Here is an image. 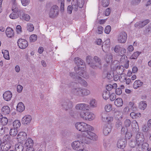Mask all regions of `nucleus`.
<instances>
[{"label": "nucleus", "mask_w": 151, "mask_h": 151, "mask_svg": "<svg viewBox=\"0 0 151 151\" xmlns=\"http://www.w3.org/2000/svg\"><path fill=\"white\" fill-rule=\"evenodd\" d=\"M74 62L77 66L74 68L76 71L78 72V74L81 77L85 78H88L89 76L86 72V66L84 62L79 58H76L74 59Z\"/></svg>", "instance_id": "f257e3e1"}, {"label": "nucleus", "mask_w": 151, "mask_h": 151, "mask_svg": "<svg viewBox=\"0 0 151 151\" xmlns=\"http://www.w3.org/2000/svg\"><path fill=\"white\" fill-rule=\"evenodd\" d=\"M91 129L88 130L86 132H85L83 133L82 134L83 137L82 140L84 143L89 144L91 143L90 140L94 141L97 140V136L95 133L92 132L94 129L92 127Z\"/></svg>", "instance_id": "f03ea898"}, {"label": "nucleus", "mask_w": 151, "mask_h": 151, "mask_svg": "<svg viewBox=\"0 0 151 151\" xmlns=\"http://www.w3.org/2000/svg\"><path fill=\"white\" fill-rule=\"evenodd\" d=\"M76 129L80 131L84 132L88 130H91L92 127L89 124L83 122H78L75 124Z\"/></svg>", "instance_id": "7ed1b4c3"}, {"label": "nucleus", "mask_w": 151, "mask_h": 151, "mask_svg": "<svg viewBox=\"0 0 151 151\" xmlns=\"http://www.w3.org/2000/svg\"><path fill=\"white\" fill-rule=\"evenodd\" d=\"M80 116L83 119L89 121L93 120L95 117L93 113L88 111L81 112L80 113Z\"/></svg>", "instance_id": "20e7f679"}, {"label": "nucleus", "mask_w": 151, "mask_h": 151, "mask_svg": "<svg viewBox=\"0 0 151 151\" xmlns=\"http://www.w3.org/2000/svg\"><path fill=\"white\" fill-rule=\"evenodd\" d=\"M83 142L76 141L72 143L71 146L74 150L78 151H82L85 150L83 147Z\"/></svg>", "instance_id": "39448f33"}, {"label": "nucleus", "mask_w": 151, "mask_h": 151, "mask_svg": "<svg viewBox=\"0 0 151 151\" xmlns=\"http://www.w3.org/2000/svg\"><path fill=\"white\" fill-rule=\"evenodd\" d=\"M86 0H77V2L73 1L72 2V6L73 10L77 11L78 7L80 8H82L85 4Z\"/></svg>", "instance_id": "423d86ee"}, {"label": "nucleus", "mask_w": 151, "mask_h": 151, "mask_svg": "<svg viewBox=\"0 0 151 151\" xmlns=\"http://www.w3.org/2000/svg\"><path fill=\"white\" fill-rule=\"evenodd\" d=\"M61 104L63 109L66 111L70 110L73 107L72 102L68 100H63Z\"/></svg>", "instance_id": "0eeeda50"}, {"label": "nucleus", "mask_w": 151, "mask_h": 151, "mask_svg": "<svg viewBox=\"0 0 151 151\" xmlns=\"http://www.w3.org/2000/svg\"><path fill=\"white\" fill-rule=\"evenodd\" d=\"M59 14V8L57 5H53L51 8L49 12V17L53 18L57 17Z\"/></svg>", "instance_id": "6e6552de"}, {"label": "nucleus", "mask_w": 151, "mask_h": 151, "mask_svg": "<svg viewBox=\"0 0 151 151\" xmlns=\"http://www.w3.org/2000/svg\"><path fill=\"white\" fill-rule=\"evenodd\" d=\"M145 136L143 133L138 132L136 137V144L137 146L141 145L145 140Z\"/></svg>", "instance_id": "1a4fd4ad"}, {"label": "nucleus", "mask_w": 151, "mask_h": 151, "mask_svg": "<svg viewBox=\"0 0 151 151\" xmlns=\"http://www.w3.org/2000/svg\"><path fill=\"white\" fill-rule=\"evenodd\" d=\"M76 109L80 111H87L90 109V106L85 103L78 104L76 106Z\"/></svg>", "instance_id": "9d476101"}, {"label": "nucleus", "mask_w": 151, "mask_h": 151, "mask_svg": "<svg viewBox=\"0 0 151 151\" xmlns=\"http://www.w3.org/2000/svg\"><path fill=\"white\" fill-rule=\"evenodd\" d=\"M127 38V33L125 32H122L120 33L117 38V40L119 43H124Z\"/></svg>", "instance_id": "9b49d317"}, {"label": "nucleus", "mask_w": 151, "mask_h": 151, "mask_svg": "<svg viewBox=\"0 0 151 151\" xmlns=\"http://www.w3.org/2000/svg\"><path fill=\"white\" fill-rule=\"evenodd\" d=\"M19 47L21 49H24L28 46V43L27 40L22 39H19L17 41Z\"/></svg>", "instance_id": "f8f14e48"}, {"label": "nucleus", "mask_w": 151, "mask_h": 151, "mask_svg": "<svg viewBox=\"0 0 151 151\" xmlns=\"http://www.w3.org/2000/svg\"><path fill=\"white\" fill-rule=\"evenodd\" d=\"M86 62L88 64L90 67L93 69H96L97 68H101V67H93L92 65H95L96 62L94 61L92 59V56L88 55L86 57Z\"/></svg>", "instance_id": "ddd939ff"}, {"label": "nucleus", "mask_w": 151, "mask_h": 151, "mask_svg": "<svg viewBox=\"0 0 151 151\" xmlns=\"http://www.w3.org/2000/svg\"><path fill=\"white\" fill-rule=\"evenodd\" d=\"M150 22L148 19H147L144 21H139L137 22L134 24V27H137L138 28H140L143 27Z\"/></svg>", "instance_id": "4468645a"}, {"label": "nucleus", "mask_w": 151, "mask_h": 151, "mask_svg": "<svg viewBox=\"0 0 151 151\" xmlns=\"http://www.w3.org/2000/svg\"><path fill=\"white\" fill-rule=\"evenodd\" d=\"M32 120V117L29 115H27L23 117L22 120V124L24 125L29 124Z\"/></svg>", "instance_id": "2eb2a0df"}, {"label": "nucleus", "mask_w": 151, "mask_h": 151, "mask_svg": "<svg viewBox=\"0 0 151 151\" xmlns=\"http://www.w3.org/2000/svg\"><path fill=\"white\" fill-rule=\"evenodd\" d=\"M27 138V135L26 133L23 132H19L17 135V139L18 141L22 142L25 140Z\"/></svg>", "instance_id": "dca6fc26"}, {"label": "nucleus", "mask_w": 151, "mask_h": 151, "mask_svg": "<svg viewBox=\"0 0 151 151\" xmlns=\"http://www.w3.org/2000/svg\"><path fill=\"white\" fill-rule=\"evenodd\" d=\"M81 90L82 88H74L71 89V93L74 95L81 97Z\"/></svg>", "instance_id": "f3484780"}, {"label": "nucleus", "mask_w": 151, "mask_h": 151, "mask_svg": "<svg viewBox=\"0 0 151 151\" xmlns=\"http://www.w3.org/2000/svg\"><path fill=\"white\" fill-rule=\"evenodd\" d=\"M126 143V141L125 139H119L117 142V147L119 148L123 149L125 147Z\"/></svg>", "instance_id": "a211bd4d"}, {"label": "nucleus", "mask_w": 151, "mask_h": 151, "mask_svg": "<svg viewBox=\"0 0 151 151\" xmlns=\"http://www.w3.org/2000/svg\"><path fill=\"white\" fill-rule=\"evenodd\" d=\"M1 149L3 151H7L11 147L10 144L9 143L7 142L1 143Z\"/></svg>", "instance_id": "6ab92c4d"}, {"label": "nucleus", "mask_w": 151, "mask_h": 151, "mask_svg": "<svg viewBox=\"0 0 151 151\" xmlns=\"http://www.w3.org/2000/svg\"><path fill=\"white\" fill-rule=\"evenodd\" d=\"M12 97V94L11 92L9 91H6L3 95V97L4 99L6 101H10Z\"/></svg>", "instance_id": "aec40b11"}, {"label": "nucleus", "mask_w": 151, "mask_h": 151, "mask_svg": "<svg viewBox=\"0 0 151 151\" xmlns=\"http://www.w3.org/2000/svg\"><path fill=\"white\" fill-rule=\"evenodd\" d=\"M93 62H95V65H92L93 67H101V59L99 58L97 56H95L93 58Z\"/></svg>", "instance_id": "412c9836"}, {"label": "nucleus", "mask_w": 151, "mask_h": 151, "mask_svg": "<svg viewBox=\"0 0 151 151\" xmlns=\"http://www.w3.org/2000/svg\"><path fill=\"white\" fill-rule=\"evenodd\" d=\"M114 50L115 52L116 53L118 52L120 50L121 54H124V53L126 52V50L123 48H121L119 45H116L114 48Z\"/></svg>", "instance_id": "4be33fe9"}, {"label": "nucleus", "mask_w": 151, "mask_h": 151, "mask_svg": "<svg viewBox=\"0 0 151 151\" xmlns=\"http://www.w3.org/2000/svg\"><path fill=\"white\" fill-rule=\"evenodd\" d=\"M25 108V106L23 103L22 102H20L17 105V111L21 112L24 110Z\"/></svg>", "instance_id": "5701e85b"}, {"label": "nucleus", "mask_w": 151, "mask_h": 151, "mask_svg": "<svg viewBox=\"0 0 151 151\" xmlns=\"http://www.w3.org/2000/svg\"><path fill=\"white\" fill-rule=\"evenodd\" d=\"M19 8L20 7L18 5L15 3H14L12 5V9L13 12L17 13L19 12L20 11V14H21L22 12V11L20 10Z\"/></svg>", "instance_id": "b1692460"}, {"label": "nucleus", "mask_w": 151, "mask_h": 151, "mask_svg": "<svg viewBox=\"0 0 151 151\" xmlns=\"http://www.w3.org/2000/svg\"><path fill=\"white\" fill-rule=\"evenodd\" d=\"M33 145V140L30 138H28L26 140L24 144L25 146L27 147H32Z\"/></svg>", "instance_id": "393cba45"}, {"label": "nucleus", "mask_w": 151, "mask_h": 151, "mask_svg": "<svg viewBox=\"0 0 151 151\" xmlns=\"http://www.w3.org/2000/svg\"><path fill=\"white\" fill-rule=\"evenodd\" d=\"M1 112L4 115L9 114L10 113V109L8 106H4L1 109Z\"/></svg>", "instance_id": "a878e982"}, {"label": "nucleus", "mask_w": 151, "mask_h": 151, "mask_svg": "<svg viewBox=\"0 0 151 151\" xmlns=\"http://www.w3.org/2000/svg\"><path fill=\"white\" fill-rule=\"evenodd\" d=\"M111 127L110 126H104L103 129V133L105 135H107L111 132Z\"/></svg>", "instance_id": "bb28decb"}, {"label": "nucleus", "mask_w": 151, "mask_h": 151, "mask_svg": "<svg viewBox=\"0 0 151 151\" xmlns=\"http://www.w3.org/2000/svg\"><path fill=\"white\" fill-rule=\"evenodd\" d=\"M7 36L9 37H11L14 35V33L13 30L11 28H7L6 31Z\"/></svg>", "instance_id": "cd10ccee"}, {"label": "nucleus", "mask_w": 151, "mask_h": 151, "mask_svg": "<svg viewBox=\"0 0 151 151\" xmlns=\"http://www.w3.org/2000/svg\"><path fill=\"white\" fill-rule=\"evenodd\" d=\"M114 104L117 106H122L123 105V101L120 98H117L114 101Z\"/></svg>", "instance_id": "c85d7f7f"}, {"label": "nucleus", "mask_w": 151, "mask_h": 151, "mask_svg": "<svg viewBox=\"0 0 151 151\" xmlns=\"http://www.w3.org/2000/svg\"><path fill=\"white\" fill-rule=\"evenodd\" d=\"M147 106V104L145 101H142L140 102L139 104L138 107L139 109L144 110Z\"/></svg>", "instance_id": "c756f323"}, {"label": "nucleus", "mask_w": 151, "mask_h": 151, "mask_svg": "<svg viewBox=\"0 0 151 151\" xmlns=\"http://www.w3.org/2000/svg\"><path fill=\"white\" fill-rule=\"evenodd\" d=\"M20 12L19 11V12L17 13L13 12L10 14V17L12 19H15L18 18L19 15H21Z\"/></svg>", "instance_id": "7c9ffc66"}, {"label": "nucleus", "mask_w": 151, "mask_h": 151, "mask_svg": "<svg viewBox=\"0 0 151 151\" xmlns=\"http://www.w3.org/2000/svg\"><path fill=\"white\" fill-rule=\"evenodd\" d=\"M143 84V83L141 82L139 80H136L135 81L133 84L134 88L137 89L141 86Z\"/></svg>", "instance_id": "2f4dec72"}, {"label": "nucleus", "mask_w": 151, "mask_h": 151, "mask_svg": "<svg viewBox=\"0 0 151 151\" xmlns=\"http://www.w3.org/2000/svg\"><path fill=\"white\" fill-rule=\"evenodd\" d=\"M15 150L16 151H23L24 150L23 145L21 144H16L15 146Z\"/></svg>", "instance_id": "473e14b6"}, {"label": "nucleus", "mask_w": 151, "mask_h": 151, "mask_svg": "<svg viewBox=\"0 0 151 151\" xmlns=\"http://www.w3.org/2000/svg\"><path fill=\"white\" fill-rule=\"evenodd\" d=\"M90 93L89 90L86 89L82 88L81 95V97H83L89 95Z\"/></svg>", "instance_id": "72a5a7b5"}, {"label": "nucleus", "mask_w": 151, "mask_h": 151, "mask_svg": "<svg viewBox=\"0 0 151 151\" xmlns=\"http://www.w3.org/2000/svg\"><path fill=\"white\" fill-rule=\"evenodd\" d=\"M113 56L111 54H107L106 55L105 60L106 62L109 64L112 61Z\"/></svg>", "instance_id": "f704fd0d"}, {"label": "nucleus", "mask_w": 151, "mask_h": 151, "mask_svg": "<svg viewBox=\"0 0 151 151\" xmlns=\"http://www.w3.org/2000/svg\"><path fill=\"white\" fill-rule=\"evenodd\" d=\"M130 115L133 119H135L140 117L141 116V114L139 113L132 112L130 114Z\"/></svg>", "instance_id": "c9c22d12"}, {"label": "nucleus", "mask_w": 151, "mask_h": 151, "mask_svg": "<svg viewBox=\"0 0 151 151\" xmlns=\"http://www.w3.org/2000/svg\"><path fill=\"white\" fill-rule=\"evenodd\" d=\"M2 53L3 55L4 58L6 60H9L10 59L9 53L8 50H2Z\"/></svg>", "instance_id": "e433bc0d"}, {"label": "nucleus", "mask_w": 151, "mask_h": 151, "mask_svg": "<svg viewBox=\"0 0 151 151\" xmlns=\"http://www.w3.org/2000/svg\"><path fill=\"white\" fill-rule=\"evenodd\" d=\"M132 126L133 129H136V131L138 132L139 130L138 125L137 122L136 120H134L132 122Z\"/></svg>", "instance_id": "4c0bfd02"}, {"label": "nucleus", "mask_w": 151, "mask_h": 151, "mask_svg": "<svg viewBox=\"0 0 151 151\" xmlns=\"http://www.w3.org/2000/svg\"><path fill=\"white\" fill-rule=\"evenodd\" d=\"M77 81H78L79 83L84 86H87V83L85 81L82 79L81 77L78 76V79Z\"/></svg>", "instance_id": "58836bf2"}, {"label": "nucleus", "mask_w": 151, "mask_h": 151, "mask_svg": "<svg viewBox=\"0 0 151 151\" xmlns=\"http://www.w3.org/2000/svg\"><path fill=\"white\" fill-rule=\"evenodd\" d=\"M21 125V122L19 120H16L13 122V126L14 128H18L20 127Z\"/></svg>", "instance_id": "ea45409f"}, {"label": "nucleus", "mask_w": 151, "mask_h": 151, "mask_svg": "<svg viewBox=\"0 0 151 151\" xmlns=\"http://www.w3.org/2000/svg\"><path fill=\"white\" fill-rule=\"evenodd\" d=\"M17 129L16 128H14L10 129L9 134L11 135L14 136L17 135Z\"/></svg>", "instance_id": "a19ab883"}, {"label": "nucleus", "mask_w": 151, "mask_h": 151, "mask_svg": "<svg viewBox=\"0 0 151 151\" xmlns=\"http://www.w3.org/2000/svg\"><path fill=\"white\" fill-rule=\"evenodd\" d=\"M110 93L109 91H104L103 92L102 96L104 99L106 100L109 99Z\"/></svg>", "instance_id": "79ce46f5"}, {"label": "nucleus", "mask_w": 151, "mask_h": 151, "mask_svg": "<svg viewBox=\"0 0 151 151\" xmlns=\"http://www.w3.org/2000/svg\"><path fill=\"white\" fill-rule=\"evenodd\" d=\"M27 28L29 32H31L34 30V27L32 24L28 23L27 24Z\"/></svg>", "instance_id": "37998d69"}, {"label": "nucleus", "mask_w": 151, "mask_h": 151, "mask_svg": "<svg viewBox=\"0 0 151 151\" xmlns=\"http://www.w3.org/2000/svg\"><path fill=\"white\" fill-rule=\"evenodd\" d=\"M141 53V52H134L130 57V59H137Z\"/></svg>", "instance_id": "c03bdc74"}, {"label": "nucleus", "mask_w": 151, "mask_h": 151, "mask_svg": "<svg viewBox=\"0 0 151 151\" xmlns=\"http://www.w3.org/2000/svg\"><path fill=\"white\" fill-rule=\"evenodd\" d=\"M90 106L92 107H95L97 106V104L96 100L94 99H92L89 102Z\"/></svg>", "instance_id": "a18cd8bd"}, {"label": "nucleus", "mask_w": 151, "mask_h": 151, "mask_svg": "<svg viewBox=\"0 0 151 151\" xmlns=\"http://www.w3.org/2000/svg\"><path fill=\"white\" fill-rule=\"evenodd\" d=\"M37 36L36 35L33 34L31 35L29 37V41L30 42H34L37 40Z\"/></svg>", "instance_id": "49530a36"}, {"label": "nucleus", "mask_w": 151, "mask_h": 151, "mask_svg": "<svg viewBox=\"0 0 151 151\" xmlns=\"http://www.w3.org/2000/svg\"><path fill=\"white\" fill-rule=\"evenodd\" d=\"M1 123L2 125H6L8 122V119L6 117H2L1 119Z\"/></svg>", "instance_id": "de8ad7c7"}, {"label": "nucleus", "mask_w": 151, "mask_h": 151, "mask_svg": "<svg viewBox=\"0 0 151 151\" xmlns=\"http://www.w3.org/2000/svg\"><path fill=\"white\" fill-rule=\"evenodd\" d=\"M122 126V122L118 120L116 122L115 127L117 129H120Z\"/></svg>", "instance_id": "09e8293b"}, {"label": "nucleus", "mask_w": 151, "mask_h": 151, "mask_svg": "<svg viewBox=\"0 0 151 151\" xmlns=\"http://www.w3.org/2000/svg\"><path fill=\"white\" fill-rule=\"evenodd\" d=\"M108 114L105 113H102L101 114V117L102 120L103 121L105 122L107 120V119L108 116Z\"/></svg>", "instance_id": "8fccbe9b"}, {"label": "nucleus", "mask_w": 151, "mask_h": 151, "mask_svg": "<svg viewBox=\"0 0 151 151\" xmlns=\"http://www.w3.org/2000/svg\"><path fill=\"white\" fill-rule=\"evenodd\" d=\"M102 4L104 7H107L109 4V0H102Z\"/></svg>", "instance_id": "3c124183"}, {"label": "nucleus", "mask_w": 151, "mask_h": 151, "mask_svg": "<svg viewBox=\"0 0 151 151\" xmlns=\"http://www.w3.org/2000/svg\"><path fill=\"white\" fill-rule=\"evenodd\" d=\"M112 105L111 104H108L105 107L106 111L107 112H109L111 109Z\"/></svg>", "instance_id": "603ef678"}, {"label": "nucleus", "mask_w": 151, "mask_h": 151, "mask_svg": "<svg viewBox=\"0 0 151 151\" xmlns=\"http://www.w3.org/2000/svg\"><path fill=\"white\" fill-rule=\"evenodd\" d=\"M131 124V121L129 119H126L124 121V124L125 127L126 128L129 127L130 126Z\"/></svg>", "instance_id": "864d4df0"}, {"label": "nucleus", "mask_w": 151, "mask_h": 151, "mask_svg": "<svg viewBox=\"0 0 151 151\" xmlns=\"http://www.w3.org/2000/svg\"><path fill=\"white\" fill-rule=\"evenodd\" d=\"M22 18L24 20L28 21L30 19V17L28 14H24L22 15Z\"/></svg>", "instance_id": "5fc2aeb1"}, {"label": "nucleus", "mask_w": 151, "mask_h": 151, "mask_svg": "<svg viewBox=\"0 0 151 151\" xmlns=\"http://www.w3.org/2000/svg\"><path fill=\"white\" fill-rule=\"evenodd\" d=\"M124 69V67L122 65L118 66L117 68V70H119V72L120 74L122 73Z\"/></svg>", "instance_id": "6e6d98bb"}, {"label": "nucleus", "mask_w": 151, "mask_h": 151, "mask_svg": "<svg viewBox=\"0 0 151 151\" xmlns=\"http://www.w3.org/2000/svg\"><path fill=\"white\" fill-rule=\"evenodd\" d=\"M126 76L124 75H122L119 77V79L120 81L121 82H124L126 79Z\"/></svg>", "instance_id": "4d7b16f0"}, {"label": "nucleus", "mask_w": 151, "mask_h": 151, "mask_svg": "<svg viewBox=\"0 0 151 151\" xmlns=\"http://www.w3.org/2000/svg\"><path fill=\"white\" fill-rule=\"evenodd\" d=\"M111 27L109 25L106 26L105 28L104 32L107 34H109L111 31Z\"/></svg>", "instance_id": "13d9d810"}, {"label": "nucleus", "mask_w": 151, "mask_h": 151, "mask_svg": "<svg viewBox=\"0 0 151 151\" xmlns=\"http://www.w3.org/2000/svg\"><path fill=\"white\" fill-rule=\"evenodd\" d=\"M127 57L125 55H122L121 56V58L120 60V63H125L126 61H127L126 58Z\"/></svg>", "instance_id": "bf43d9fd"}, {"label": "nucleus", "mask_w": 151, "mask_h": 151, "mask_svg": "<svg viewBox=\"0 0 151 151\" xmlns=\"http://www.w3.org/2000/svg\"><path fill=\"white\" fill-rule=\"evenodd\" d=\"M97 32L99 34H101L103 33L104 31L103 28L102 26H99L97 28Z\"/></svg>", "instance_id": "052dcab7"}, {"label": "nucleus", "mask_w": 151, "mask_h": 151, "mask_svg": "<svg viewBox=\"0 0 151 151\" xmlns=\"http://www.w3.org/2000/svg\"><path fill=\"white\" fill-rule=\"evenodd\" d=\"M142 148L144 150H147L149 148V145L147 143H142Z\"/></svg>", "instance_id": "680f3d73"}, {"label": "nucleus", "mask_w": 151, "mask_h": 151, "mask_svg": "<svg viewBox=\"0 0 151 151\" xmlns=\"http://www.w3.org/2000/svg\"><path fill=\"white\" fill-rule=\"evenodd\" d=\"M127 129L126 127H123L121 130V133L122 134H126V135L127 134Z\"/></svg>", "instance_id": "e2e57ef3"}, {"label": "nucleus", "mask_w": 151, "mask_h": 151, "mask_svg": "<svg viewBox=\"0 0 151 151\" xmlns=\"http://www.w3.org/2000/svg\"><path fill=\"white\" fill-rule=\"evenodd\" d=\"M22 4L26 6L30 2V0H21Z\"/></svg>", "instance_id": "0e129e2a"}, {"label": "nucleus", "mask_w": 151, "mask_h": 151, "mask_svg": "<svg viewBox=\"0 0 151 151\" xmlns=\"http://www.w3.org/2000/svg\"><path fill=\"white\" fill-rule=\"evenodd\" d=\"M129 146L132 148H134L136 145L135 141H131L129 144Z\"/></svg>", "instance_id": "69168bd1"}, {"label": "nucleus", "mask_w": 151, "mask_h": 151, "mask_svg": "<svg viewBox=\"0 0 151 151\" xmlns=\"http://www.w3.org/2000/svg\"><path fill=\"white\" fill-rule=\"evenodd\" d=\"M122 90L121 88H118L115 90V93L118 95H120L122 93Z\"/></svg>", "instance_id": "338daca9"}, {"label": "nucleus", "mask_w": 151, "mask_h": 151, "mask_svg": "<svg viewBox=\"0 0 151 151\" xmlns=\"http://www.w3.org/2000/svg\"><path fill=\"white\" fill-rule=\"evenodd\" d=\"M22 89L23 87L21 85H19L17 86V91L18 93H21L22 90Z\"/></svg>", "instance_id": "774afa93"}]
</instances>
